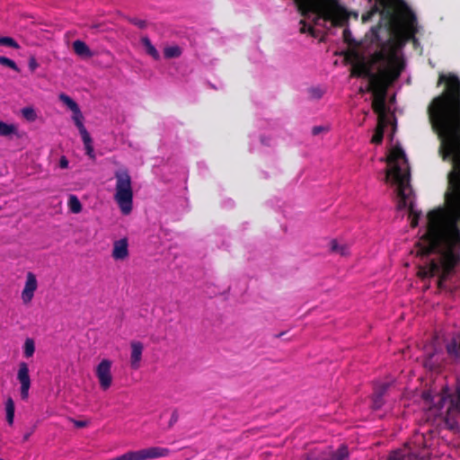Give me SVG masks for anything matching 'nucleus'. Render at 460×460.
Here are the masks:
<instances>
[{
    "label": "nucleus",
    "mask_w": 460,
    "mask_h": 460,
    "mask_svg": "<svg viewBox=\"0 0 460 460\" xmlns=\"http://www.w3.org/2000/svg\"><path fill=\"white\" fill-rule=\"evenodd\" d=\"M447 89L435 97L428 108L432 129L441 141L439 153L443 160H460V79L457 75L440 74L438 84Z\"/></svg>",
    "instance_id": "nucleus-1"
},
{
    "label": "nucleus",
    "mask_w": 460,
    "mask_h": 460,
    "mask_svg": "<svg viewBox=\"0 0 460 460\" xmlns=\"http://www.w3.org/2000/svg\"><path fill=\"white\" fill-rule=\"evenodd\" d=\"M376 14H379L381 22L372 28L376 40H379V31L383 29L389 34L384 41L390 51L392 61L404 64L397 52L409 41L418 43L415 35L418 32L417 17L403 0H381V4H374L371 9L362 15L363 22H368Z\"/></svg>",
    "instance_id": "nucleus-2"
},
{
    "label": "nucleus",
    "mask_w": 460,
    "mask_h": 460,
    "mask_svg": "<svg viewBox=\"0 0 460 460\" xmlns=\"http://www.w3.org/2000/svg\"><path fill=\"white\" fill-rule=\"evenodd\" d=\"M297 12L306 17L309 13L315 14L314 25L320 21L330 22L332 27H343L349 22V13L340 0H292Z\"/></svg>",
    "instance_id": "nucleus-3"
},
{
    "label": "nucleus",
    "mask_w": 460,
    "mask_h": 460,
    "mask_svg": "<svg viewBox=\"0 0 460 460\" xmlns=\"http://www.w3.org/2000/svg\"><path fill=\"white\" fill-rule=\"evenodd\" d=\"M403 160L407 164V159L404 151L401 147H394L390 152L387 158V163L391 168L386 171L385 181H389L392 178L393 183L397 186L398 209H402L407 207V200L411 193L410 185V170L408 165L402 168L398 162Z\"/></svg>",
    "instance_id": "nucleus-4"
},
{
    "label": "nucleus",
    "mask_w": 460,
    "mask_h": 460,
    "mask_svg": "<svg viewBox=\"0 0 460 460\" xmlns=\"http://www.w3.org/2000/svg\"><path fill=\"white\" fill-rule=\"evenodd\" d=\"M427 218V230L421 237V240L425 243V245L420 248L422 255L433 253L439 247L444 234V212L442 209L438 208L429 211Z\"/></svg>",
    "instance_id": "nucleus-5"
},
{
    "label": "nucleus",
    "mask_w": 460,
    "mask_h": 460,
    "mask_svg": "<svg viewBox=\"0 0 460 460\" xmlns=\"http://www.w3.org/2000/svg\"><path fill=\"white\" fill-rule=\"evenodd\" d=\"M116 179L114 199L123 215H128L133 206L132 181L128 170L120 168L114 173Z\"/></svg>",
    "instance_id": "nucleus-6"
},
{
    "label": "nucleus",
    "mask_w": 460,
    "mask_h": 460,
    "mask_svg": "<svg viewBox=\"0 0 460 460\" xmlns=\"http://www.w3.org/2000/svg\"><path fill=\"white\" fill-rule=\"evenodd\" d=\"M430 453L422 434L414 436L413 440L403 447L392 451L386 460H429Z\"/></svg>",
    "instance_id": "nucleus-7"
},
{
    "label": "nucleus",
    "mask_w": 460,
    "mask_h": 460,
    "mask_svg": "<svg viewBox=\"0 0 460 460\" xmlns=\"http://www.w3.org/2000/svg\"><path fill=\"white\" fill-rule=\"evenodd\" d=\"M371 64L364 58L357 60L351 68V76L354 77H366L368 79L369 84L367 87H371L385 78L397 80L400 77V69L394 71L379 70L378 73L372 71Z\"/></svg>",
    "instance_id": "nucleus-8"
},
{
    "label": "nucleus",
    "mask_w": 460,
    "mask_h": 460,
    "mask_svg": "<svg viewBox=\"0 0 460 460\" xmlns=\"http://www.w3.org/2000/svg\"><path fill=\"white\" fill-rule=\"evenodd\" d=\"M394 81L395 80H392L389 77L380 81V83H377L375 85H372L371 87H367V91L372 92L374 93L372 109L374 112L378 115V121H388L386 117L385 99L387 94V89L389 85Z\"/></svg>",
    "instance_id": "nucleus-9"
},
{
    "label": "nucleus",
    "mask_w": 460,
    "mask_h": 460,
    "mask_svg": "<svg viewBox=\"0 0 460 460\" xmlns=\"http://www.w3.org/2000/svg\"><path fill=\"white\" fill-rule=\"evenodd\" d=\"M449 183L452 187L449 202L456 216V219L451 225V230L453 234L460 240V228L458 226V221L460 220V172L450 173Z\"/></svg>",
    "instance_id": "nucleus-10"
},
{
    "label": "nucleus",
    "mask_w": 460,
    "mask_h": 460,
    "mask_svg": "<svg viewBox=\"0 0 460 460\" xmlns=\"http://www.w3.org/2000/svg\"><path fill=\"white\" fill-rule=\"evenodd\" d=\"M369 64H371V67L378 63H381L383 65L386 64V66L380 67L379 70H388V71H394L396 69H400V75L404 69V64H397L394 61H392L390 57V51L388 49H386V46L384 42L381 43L380 49L376 50L367 60Z\"/></svg>",
    "instance_id": "nucleus-11"
},
{
    "label": "nucleus",
    "mask_w": 460,
    "mask_h": 460,
    "mask_svg": "<svg viewBox=\"0 0 460 460\" xmlns=\"http://www.w3.org/2000/svg\"><path fill=\"white\" fill-rule=\"evenodd\" d=\"M95 374L99 380L101 388L104 391L109 389L112 383L111 361L109 359H102L97 366Z\"/></svg>",
    "instance_id": "nucleus-12"
},
{
    "label": "nucleus",
    "mask_w": 460,
    "mask_h": 460,
    "mask_svg": "<svg viewBox=\"0 0 460 460\" xmlns=\"http://www.w3.org/2000/svg\"><path fill=\"white\" fill-rule=\"evenodd\" d=\"M348 456V447L341 445L337 451H323L318 454L310 453L307 460H344Z\"/></svg>",
    "instance_id": "nucleus-13"
},
{
    "label": "nucleus",
    "mask_w": 460,
    "mask_h": 460,
    "mask_svg": "<svg viewBox=\"0 0 460 460\" xmlns=\"http://www.w3.org/2000/svg\"><path fill=\"white\" fill-rule=\"evenodd\" d=\"M17 379L21 384V397L22 400H26L29 396V390L31 387V378L27 363L21 362L19 364Z\"/></svg>",
    "instance_id": "nucleus-14"
},
{
    "label": "nucleus",
    "mask_w": 460,
    "mask_h": 460,
    "mask_svg": "<svg viewBox=\"0 0 460 460\" xmlns=\"http://www.w3.org/2000/svg\"><path fill=\"white\" fill-rule=\"evenodd\" d=\"M38 287L36 276L32 272H28L26 275V281L22 292V299L24 304H29L34 296Z\"/></svg>",
    "instance_id": "nucleus-15"
},
{
    "label": "nucleus",
    "mask_w": 460,
    "mask_h": 460,
    "mask_svg": "<svg viewBox=\"0 0 460 460\" xmlns=\"http://www.w3.org/2000/svg\"><path fill=\"white\" fill-rule=\"evenodd\" d=\"M130 367L137 370L140 367L144 346L140 341H133L130 343Z\"/></svg>",
    "instance_id": "nucleus-16"
},
{
    "label": "nucleus",
    "mask_w": 460,
    "mask_h": 460,
    "mask_svg": "<svg viewBox=\"0 0 460 460\" xmlns=\"http://www.w3.org/2000/svg\"><path fill=\"white\" fill-rule=\"evenodd\" d=\"M128 256V243L126 238L114 242L112 257L115 260H124Z\"/></svg>",
    "instance_id": "nucleus-17"
},
{
    "label": "nucleus",
    "mask_w": 460,
    "mask_h": 460,
    "mask_svg": "<svg viewBox=\"0 0 460 460\" xmlns=\"http://www.w3.org/2000/svg\"><path fill=\"white\" fill-rule=\"evenodd\" d=\"M74 52L83 58H89L93 57V52L85 42L76 40L73 42Z\"/></svg>",
    "instance_id": "nucleus-18"
},
{
    "label": "nucleus",
    "mask_w": 460,
    "mask_h": 460,
    "mask_svg": "<svg viewBox=\"0 0 460 460\" xmlns=\"http://www.w3.org/2000/svg\"><path fill=\"white\" fill-rule=\"evenodd\" d=\"M80 135H81L82 140L84 142L86 155L89 156V158H91L92 160H94L95 154H94V149H93V140H92L90 134L88 133V131H84V133L80 134Z\"/></svg>",
    "instance_id": "nucleus-19"
},
{
    "label": "nucleus",
    "mask_w": 460,
    "mask_h": 460,
    "mask_svg": "<svg viewBox=\"0 0 460 460\" xmlns=\"http://www.w3.org/2000/svg\"><path fill=\"white\" fill-rule=\"evenodd\" d=\"M387 123H388V121H378L377 120V125L375 129V133L371 138V142L373 144L380 145L382 143L383 138H384L385 128Z\"/></svg>",
    "instance_id": "nucleus-20"
},
{
    "label": "nucleus",
    "mask_w": 460,
    "mask_h": 460,
    "mask_svg": "<svg viewBox=\"0 0 460 460\" xmlns=\"http://www.w3.org/2000/svg\"><path fill=\"white\" fill-rule=\"evenodd\" d=\"M330 250L332 252L346 256L349 254V246L346 243H341L338 240L332 239L330 242Z\"/></svg>",
    "instance_id": "nucleus-21"
},
{
    "label": "nucleus",
    "mask_w": 460,
    "mask_h": 460,
    "mask_svg": "<svg viewBox=\"0 0 460 460\" xmlns=\"http://www.w3.org/2000/svg\"><path fill=\"white\" fill-rule=\"evenodd\" d=\"M141 43L145 48L146 53L150 55L155 60H158L160 58L159 52L155 49V47L152 44L151 40L148 37H142Z\"/></svg>",
    "instance_id": "nucleus-22"
},
{
    "label": "nucleus",
    "mask_w": 460,
    "mask_h": 460,
    "mask_svg": "<svg viewBox=\"0 0 460 460\" xmlns=\"http://www.w3.org/2000/svg\"><path fill=\"white\" fill-rule=\"evenodd\" d=\"M447 352L450 355L460 357V332L455 336L447 345Z\"/></svg>",
    "instance_id": "nucleus-23"
},
{
    "label": "nucleus",
    "mask_w": 460,
    "mask_h": 460,
    "mask_svg": "<svg viewBox=\"0 0 460 460\" xmlns=\"http://www.w3.org/2000/svg\"><path fill=\"white\" fill-rule=\"evenodd\" d=\"M17 134V127L14 124H8L0 120V136L9 137Z\"/></svg>",
    "instance_id": "nucleus-24"
},
{
    "label": "nucleus",
    "mask_w": 460,
    "mask_h": 460,
    "mask_svg": "<svg viewBox=\"0 0 460 460\" xmlns=\"http://www.w3.org/2000/svg\"><path fill=\"white\" fill-rule=\"evenodd\" d=\"M181 53V49L177 45L167 46L164 49V56L168 59L179 58Z\"/></svg>",
    "instance_id": "nucleus-25"
},
{
    "label": "nucleus",
    "mask_w": 460,
    "mask_h": 460,
    "mask_svg": "<svg viewBox=\"0 0 460 460\" xmlns=\"http://www.w3.org/2000/svg\"><path fill=\"white\" fill-rule=\"evenodd\" d=\"M15 406L12 398H8L5 402L6 420L9 425H13L14 419Z\"/></svg>",
    "instance_id": "nucleus-26"
},
{
    "label": "nucleus",
    "mask_w": 460,
    "mask_h": 460,
    "mask_svg": "<svg viewBox=\"0 0 460 460\" xmlns=\"http://www.w3.org/2000/svg\"><path fill=\"white\" fill-rule=\"evenodd\" d=\"M67 204L72 213L78 214L82 211V204L75 195L69 196Z\"/></svg>",
    "instance_id": "nucleus-27"
},
{
    "label": "nucleus",
    "mask_w": 460,
    "mask_h": 460,
    "mask_svg": "<svg viewBox=\"0 0 460 460\" xmlns=\"http://www.w3.org/2000/svg\"><path fill=\"white\" fill-rule=\"evenodd\" d=\"M72 112H73V119H74L75 124L77 127L80 134H83L84 131H87L83 123V115L80 111V108H78L77 111H72Z\"/></svg>",
    "instance_id": "nucleus-28"
},
{
    "label": "nucleus",
    "mask_w": 460,
    "mask_h": 460,
    "mask_svg": "<svg viewBox=\"0 0 460 460\" xmlns=\"http://www.w3.org/2000/svg\"><path fill=\"white\" fill-rule=\"evenodd\" d=\"M59 99L63 102L64 104H66L72 111H78V104L68 95L65 93H61L59 95Z\"/></svg>",
    "instance_id": "nucleus-29"
},
{
    "label": "nucleus",
    "mask_w": 460,
    "mask_h": 460,
    "mask_svg": "<svg viewBox=\"0 0 460 460\" xmlns=\"http://www.w3.org/2000/svg\"><path fill=\"white\" fill-rule=\"evenodd\" d=\"M24 356L26 358H31L34 354L35 351V344L32 339L28 338L24 342Z\"/></svg>",
    "instance_id": "nucleus-30"
},
{
    "label": "nucleus",
    "mask_w": 460,
    "mask_h": 460,
    "mask_svg": "<svg viewBox=\"0 0 460 460\" xmlns=\"http://www.w3.org/2000/svg\"><path fill=\"white\" fill-rule=\"evenodd\" d=\"M449 406L447 407V412L449 414L452 411L460 412V395L456 399L450 398Z\"/></svg>",
    "instance_id": "nucleus-31"
},
{
    "label": "nucleus",
    "mask_w": 460,
    "mask_h": 460,
    "mask_svg": "<svg viewBox=\"0 0 460 460\" xmlns=\"http://www.w3.org/2000/svg\"><path fill=\"white\" fill-rule=\"evenodd\" d=\"M409 213H410V217H411V226L412 228H415L419 224V218H420L421 213L414 211L412 204H411L409 206Z\"/></svg>",
    "instance_id": "nucleus-32"
},
{
    "label": "nucleus",
    "mask_w": 460,
    "mask_h": 460,
    "mask_svg": "<svg viewBox=\"0 0 460 460\" xmlns=\"http://www.w3.org/2000/svg\"><path fill=\"white\" fill-rule=\"evenodd\" d=\"M0 45L11 47L16 49L20 48V45L17 43V41L11 37H0Z\"/></svg>",
    "instance_id": "nucleus-33"
},
{
    "label": "nucleus",
    "mask_w": 460,
    "mask_h": 460,
    "mask_svg": "<svg viewBox=\"0 0 460 460\" xmlns=\"http://www.w3.org/2000/svg\"><path fill=\"white\" fill-rule=\"evenodd\" d=\"M0 65L5 66L15 72H19V67L17 66L16 63L6 57L0 56Z\"/></svg>",
    "instance_id": "nucleus-34"
},
{
    "label": "nucleus",
    "mask_w": 460,
    "mask_h": 460,
    "mask_svg": "<svg viewBox=\"0 0 460 460\" xmlns=\"http://www.w3.org/2000/svg\"><path fill=\"white\" fill-rule=\"evenodd\" d=\"M22 114L28 120H34L36 119V113L32 108L26 107L22 110Z\"/></svg>",
    "instance_id": "nucleus-35"
},
{
    "label": "nucleus",
    "mask_w": 460,
    "mask_h": 460,
    "mask_svg": "<svg viewBox=\"0 0 460 460\" xmlns=\"http://www.w3.org/2000/svg\"><path fill=\"white\" fill-rule=\"evenodd\" d=\"M388 387L389 384L383 383L375 388L374 394L384 397V395L386 394Z\"/></svg>",
    "instance_id": "nucleus-36"
},
{
    "label": "nucleus",
    "mask_w": 460,
    "mask_h": 460,
    "mask_svg": "<svg viewBox=\"0 0 460 460\" xmlns=\"http://www.w3.org/2000/svg\"><path fill=\"white\" fill-rule=\"evenodd\" d=\"M384 397L378 396L373 394L372 397V407L375 410H379L384 404Z\"/></svg>",
    "instance_id": "nucleus-37"
},
{
    "label": "nucleus",
    "mask_w": 460,
    "mask_h": 460,
    "mask_svg": "<svg viewBox=\"0 0 460 460\" xmlns=\"http://www.w3.org/2000/svg\"><path fill=\"white\" fill-rule=\"evenodd\" d=\"M342 37L344 42L348 44H352L354 42V40L352 39L351 31L349 28H345L342 32Z\"/></svg>",
    "instance_id": "nucleus-38"
},
{
    "label": "nucleus",
    "mask_w": 460,
    "mask_h": 460,
    "mask_svg": "<svg viewBox=\"0 0 460 460\" xmlns=\"http://www.w3.org/2000/svg\"><path fill=\"white\" fill-rule=\"evenodd\" d=\"M28 66L31 72H34L39 67V63L34 56L29 58Z\"/></svg>",
    "instance_id": "nucleus-39"
},
{
    "label": "nucleus",
    "mask_w": 460,
    "mask_h": 460,
    "mask_svg": "<svg viewBox=\"0 0 460 460\" xmlns=\"http://www.w3.org/2000/svg\"><path fill=\"white\" fill-rule=\"evenodd\" d=\"M310 94L314 99H320L322 98L323 92L320 88H312L310 89Z\"/></svg>",
    "instance_id": "nucleus-40"
},
{
    "label": "nucleus",
    "mask_w": 460,
    "mask_h": 460,
    "mask_svg": "<svg viewBox=\"0 0 460 460\" xmlns=\"http://www.w3.org/2000/svg\"><path fill=\"white\" fill-rule=\"evenodd\" d=\"M130 22L136 26H137L140 29H143L146 26V22L144 20L137 19V18H132L129 20Z\"/></svg>",
    "instance_id": "nucleus-41"
},
{
    "label": "nucleus",
    "mask_w": 460,
    "mask_h": 460,
    "mask_svg": "<svg viewBox=\"0 0 460 460\" xmlns=\"http://www.w3.org/2000/svg\"><path fill=\"white\" fill-rule=\"evenodd\" d=\"M71 421L73 422L75 427L78 428V429L84 428V427H86L88 425V421L87 420H71Z\"/></svg>",
    "instance_id": "nucleus-42"
},
{
    "label": "nucleus",
    "mask_w": 460,
    "mask_h": 460,
    "mask_svg": "<svg viewBox=\"0 0 460 460\" xmlns=\"http://www.w3.org/2000/svg\"><path fill=\"white\" fill-rule=\"evenodd\" d=\"M299 23L301 24V27L299 29L300 33L304 34L308 32L307 30L309 26L307 25L306 22L304 19H302L300 20Z\"/></svg>",
    "instance_id": "nucleus-43"
},
{
    "label": "nucleus",
    "mask_w": 460,
    "mask_h": 460,
    "mask_svg": "<svg viewBox=\"0 0 460 460\" xmlns=\"http://www.w3.org/2000/svg\"><path fill=\"white\" fill-rule=\"evenodd\" d=\"M178 418H179L178 412L176 411H174L172 413V416H171V419H170V421H169V427L173 426L177 422Z\"/></svg>",
    "instance_id": "nucleus-44"
},
{
    "label": "nucleus",
    "mask_w": 460,
    "mask_h": 460,
    "mask_svg": "<svg viewBox=\"0 0 460 460\" xmlns=\"http://www.w3.org/2000/svg\"><path fill=\"white\" fill-rule=\"evenodd\" d=\"M59 167L66 169L68 167V160L66 156H61L59 159Z\"/></svg>",
    "instance_id": "nucleus-45"
},
{
    "label": "nucleus",
    "mask_w": 460,
    "mask_h": 460,
    "mask_svg": "<svg viewBox=\"0 0 460 460\" xmlns=\"http://www.w3.org/2000/svg\"><path fill=\"white\" fill-rule=\"evenodd\" d=\"M323 130H325V128L323 127L316 126V127L313 128L312 134L314 136H316V135L320 134L321 132H323Z\"/></svg>",
    "instance_id": "nucleus-46"
},
{
    "label": "nucleus",
    "mask_w": 460,
    "mask_h": 460,
    "mask_svg": "<svg viewBox=\"0 0 460 460\" xmlns=\"http://www.w3.org/2000/svg\"><path fill=\"white\" fill-rule=\"evenodd\" d=\"M447 401V399L446 397H443V396H439L438 397V411H440L443 407V403L446 402Z\"/></svg>",
    "instance_id": "nucleus-47"
},
{
    "label": "nucleus",
    "mask_w": 460,
    "mask_h": 460,
    "mask_svg": "<svg viewBox=\"0 0 460 460\" xmlns=\"http://www.w3.org/2000/svg\"><path fill=\"white\" fill-rule=\"evenodd\" d=\"M307 31H308V33L312 37H314V38L317 37V31H316V30L313 26H309Z\"/></svg>",
    "instance_id": "nucleus-48"
},
{
    "label": "nucleus",
    "mask_w": 460,
    "mask_h": 460,
    "mask_svg": "<svg viewBox=\"0 0 460 460\" xmlns=\"http://www.w3.org/2000/svg\"><path fill=\"white\" fill-rule=\"evenodd\" d=\"M31 432H28V433L24 434L23 441H27L29 439V438L31 437Z\"/></svg>",
    "instance_id": "nucleus-49"
},
{
    "label": "nucleus",
    "mask_w": 460,
    "mask_h": 460,
    "mask_svg": "<svg viewBox=\"0 0 460 460\" xmlns=\"http://www.w3.org/2000/svg\"><path fill=\"white\" fill-rule=\"evenodd\" d=\"M423 397H424V399H425V400H428V399L430 397V395H429V394H423Z\"/></svg>",
    "instance_id": "nucleus-50"
},
{
    "label": "nucleus",
    "mask_w": 460,
    "mask_h": 460,
    "mask_svg": "<svg viewBox=\"0 0 460 460\" xmlns=\"http://www.w3.org/2000/svg\"><path fill=\"white\" fill-rule=\"evenodd\" d=\"M283 334H284V332H280V333L277 334L276 337L280 338Z\"/></svg>",
    "instance_id": "nucleus-51"
},
{
    "label": "nucleus",
    "mask_w": 460,
    "mask_h": 460,
    "mask_svg": "<svg viewBox=\"0 0 460 460\" xmlns=\"http://www.w3.org/2000/svg\"><path fill=\"white\" fill-rule=\"evenodd\" d=\"M381 4V0H376L375 4Z\"/></svg>",
    "instance_id": "nucleus-52"
}]
</instances>
